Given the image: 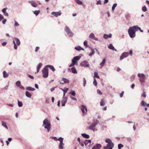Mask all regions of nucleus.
Here are the masks:
<instances>
[{"instance_id": "obj_30", "label": "nucleus", "mask_w": 149, "mask_h": 149, "mask_svg": "<svg viewBox=\"0 0 149 149\" xmlns=\"http://www.w3.org/2000/svg\"><path fill=\"white\" fill-rule=\"evenodd\" d=\"M72 72L74 74H77V71L74 67H72L71 68Z\"/></svg>"}, {"instance_id": "obj_31", "label": "nucleus", "mask_w": 149, "mask_h": 149, "mask_svg": "<svg viewBox=\"0 0 149 149\" xmlns=\"http://www.w3.org/2000/svg\"><path fill=\"white\" fill-rule=\"evenodd\" d=\"M3 77L4 78H5L8 77V75L6 71H3Z\"/></svg>"}, {"instance_id": "obj_13", "label": "nucleus", "mask_w": 149, "mask_h": 149, "mask_svg": "<svg viewBox=\"0 0 149 149\" xmlns=\"http://www.w3.org/2000/svg\"><path fill=\"white\" fill-rule=\"evenodd\" d=\"M81 65L82 66H84L85 67H89V64L88 62L86 61H82L81 63Z\"/></svg>"}, {"instance_id": "obj_29", "label": "nucleus", "mask_w": 149, "mask_h": 149, "mask_svg": "<svg viewBox=\"0 0 149 149\" xmlns=\"http://www.w3.org/2000/svg\"><path fill=\"white\" fill-rule=\"evenodd\" d=\"M98 73L97 72H95L94 73V78L95 79V78H96L98 79H99L100 78V77L98 75Z\"/></svg>"}, {"instance_id": "obj_25", "label": "nucleus", "mask_w": 149, "mask_h": 149, "mask_svg": "<svg viewBox=\"0 0 149 149\" xmlns=\"http://www.w3.org/2000/svg\"><path fill=\"white\" fill-rule=\"evenodd\" d=\"M108 48L110 49L114 50L115 51H117L116 49L115 48L112 44H110L108 46Z\"/></svg>"}, {"instance_id": "obj_37", "label": "nucleus", "mask_w": 149, "mask_h": 149, "mask_svg": "<svg viewBox=\"0 0 149 149\" xmlns=\"http://www.w3.org/2000/svg\"><path fill=\"white\" fill-rule=\"evenodd\" d=\"M76 3L79 5H82L83 3L82 1L79 0H75Z\"/></svg>"}, {"instance_id": "obj_7", "label": "nucleus", "mask_w": 149, "mask_h": 149, "mask_svg": "<svg viewBox=\"0 0 149 149\" xmlns=\"http://www.w3.org/2000/svg\"><path fill=\"white\" fill-rule=\"evenodd\" d=\"M42 72L43 74V77L44 78H47L48 76L49 72L48 68L45 66L42 70Z\"/></svg>"}, {"instance_id": "obj_2", "label": "nucleus", "mask_w": 149, "mask_h": 149, "mask_svg": "<svg viewBox=\"0 0 149 149\" xmlns=\"http://www.w3.org/2000/svg\"><path fill=\"white\" fill-rule=\"evenodd\" d=\"M105 142L107 144L106 146L104 147V149H112L114 147V144L112 142L111 140L110 139H107L105 140Z\"/></svg>"}, {"instance_id": "obj_60", "label": "nucleus", "mask_w": 149, "mask_h": 149, "mask_svg": "<svg viewBox=\"0 0 149 149\" xmlns=\"http://www.w3.org/2000/svg\"><path fill=\"white\" fill-rule=\"evenodd\" d=\"M6 21V19H4L2 21V23L3 24H5Z\"/></svg>"}, {"instance_id": "obj_27", "label": "nucleus", "mask_w": 149, "mask_h": 149, "mask_svg": "<svg viewBox=\"0 0 149 149\" xmlns=\"http://www.w3.org/2000/svg\"><path fill=\"white\" fill-rule=\"evenodd\" d=\"M105 58H104L103 59L102 61V62H101L100 65L101 66V67L100 68H102V67L105 64Z\"/></svg>"}, {"instance_id": "obj_11", "label": "nucleus", "mask_w": 149, "mask_h": 149, "mask_svg": "<svg viewBox=\"0 0 149 149\" xmlns=\"http://www.w3.org/2000/svg\"><path fill=\"white\" fill-rule=\"evenodd\" d=\"M81 109L83 114H86V113L87 109L86 106L82 105L81 108Z\"/></svg>"}, {"instance_id": "obj_6", "label": "nucleus", "mask_w": 149, "mask_h": 149, "mask_svg": "<svg viewBox=\"0 0 149 149\" xmlns=\"http://www.w3.org/2000/svg\"><path fill=\"white\" fill-rule=\"evenodd\" d=\"M65 31L69 38H72L74 36V33L71 31L70 29L68 26H66L65 27Z\"/></svg>"}, {"instance_id": "obj_3", "label": "nucleus", "mask_w": 149, "mask_h": 149, "mask_svg": "<svg viewBox=\"0 0 149 149\" xmlns=\"http://www.w3.org/2000/svg\"><path fill=\"white\" fill-rule=\"evenodd\" d=\"M43 124L44 125V128L47 129V132H49L51 128L50 122L47 119H45L43 121Z\"/></svg>"}, {"instance_id": "obj_58", "label": "nucleus", "mask_w": 149, "mask_h": 149, "mask_svg": "<svg viewBox=\"0 0 149 149\" xmlns=\"http://www.w3.org/2000/svg\"><path fill=\"white\" fill-rule=\"evenodd\" d=\"M142 96L143 97H146V93L145 92H143V93L142 95Z\"/></svg>"}, {"instance_id": "obj_52", "label": "nucleus", "mask_w": 149, "mask_h": 149, "mask_svg": "<svg viewBox=\"0 0 149 149\" xmlns=\"http://www.w3.org/2000/svg\"><path fill=\"white\" fill-rule=\"evenodd\" d=\"M96 4L97 5H101V1L100 0H98L97 1Z\"/></svg>"}, {"instance_id": "obj_17", "label": "nucleus", "mask_w": 149, "mask_h": 149, "mask_svg": "<svg viewBox=\"0 0 149 149\" xmlns=\"http://www.w3.org/2000/svg\"><path fill=\"white\" fill-rule=\"evenodd\" d=\"M51 14L52 15H54L56 17H57L61 15L62 13L60 11L58 12H53Z\"/></svg>"}, {"instance_id": "obj_21", "label": "nucleus", "mask_w": 149, "mask_h": 149, "mask_svg": "<svg viewBox=\"0 0 149 149\" xmlns=\"http://www.w3.org/2000/svg\"><path fill=\"white\" fill-rule=\"evenodd\" d=\"M89 47H90L91 49V51L89 54V56H91L93 55L95 53L94 49H93L92 47H90V46H89Z\"/></svg>"}, {"instance_id": "obj_10", "label": "nucleus", "mask_w": 149, "mask_h": 149, "mask_svg": "<svg viewBox=\"0 0 149 149\" xmlns=\"http://www.w3.org/2000/svg\"><path fill=\"white\" fill-rule=\"evenodd\" d=\"M63 139L61 137H60L58 138V141H60V143L59 145V148L60 149H63V146L64 144L63 143Z\"/></svg>"}, {"instance_id": "obj_47", "label": "nucleus", "mask_w": 149, "mask_h": 149, "mask_svg": "<svg viewBox=\"0 0 149 149\" xmlns=\"http://www.w3.org/2000/svg\"><path fill=\"white\" fill-rule=\"evenodd\" d=\"M83 82H84V83H83L84 86V87H85L86 84V79H85V78H84Z\"/></svg>"}, {"instance_id": "obj_36", "label": "nucleus", "mask_w": 149, "mask_h": 149, "mask_svg": "<svg viewBox=\"0 0 149 149\" xmlns=\"http://www.w3.org/2000/svg\"><path fill=\"white\" fill-rule=\"evenodd\" d=\"M15 84L17 86L19 87L21 85V82L19 81H17L15 83Z\"/></svg>"}, {"instance_id": "obj_39", "label": "nucleus", "mask_w": 149, "mask_h": 149, "mask_svg": "<svg viewBox=\"0 0 149 149\" xmlns=\"http://www.w3.org/2000/svg\"><path fill=\"white\" fill-rule=\"evenodd\" d=\"M147 104L144 101H142L141 102V105L142 106L145 107Z\"/></svg>"}, {"instance_id": "obj_40", "label": "nucleus", "mask_w": 149, "mask_h": 149, "mask_svg": "<svg viewBox=\"0 0 149 149\" xmlns=\"http://www.w3.org/2000/svg\"><path fill=\"white\" fill-rule=\"evenodd\" d=\"M104 101L103 100H102L100 102V105L101 106H104Z\"/></svg>"}, {"instance_id": "obj_44", "label": "nucleus", "mask_w": 149, "mask_h": 149, "mask_svg": "<svg viewBox=\"0 0 149 149\" xmlns=\"http://www.w3.org/2000/svg\"><path fill=\"white\" fill-rule=\"evenodd\" d=\"M123 146L121 144H119L118 145V149H121V148H123Z\"/></svg>"}, {"instance_id": "obj_43", "label": "nucleus", "mask_w": 149, "mask_h": 149, "mask_svg": "<svg viewBox=\"0 0 149 149\" xmlns=\"http://www.w3.org/2000/svg\"><path fill=\"white\" fill-rule=\"evenodd\" d=\"M14 25L15 26H19V24L16 21L14 20Z\"/></svg>"}, {"instance_id": "obj_34", "label": "nucleus", "mask_w": 149, "mask_h": 149, "mask_svg": "<svg viewBox=\"0 0 149 149\" xmlns=\"http://www.w3.org/2000/svg\"><path fill=\"white\" fill-rule=\"evenodd\" d=\"M95 37L94 34L93 33H91L89 36V38L93 39Z\"/></svg>"}, {"instance_id": "obj_19", "label": "nucleus", "mask_w": 149, "mask_h": 149, "mask_svg": "<svg viewBox=\"0 0 149 149\" xmlns=\"http://www.w3.org/2000/svg\"><path fill=\"white\" fill-rule=\"evenodd\" d=\"M101 147V145L100 144H97L92 148V149H99Z\"/></svg>"}, {"instance_id": "obj_42", "label": "nucleus", "mask_w": 149, "mask_h": 149, "mask_svg": "<svg viewBox=\"0 0 149 149\" xmlns=\"http://www.w3.org/2000/svg\"><path fill=\"white\" fill-rule=\"evenodd\" d=\"M70 93L73 96H75V91L72 90L71 91Z\"/></svg>"}, {"instance_id": "obj_1", "label": "nucleus", "mask_w": 149, "mask_h": 149, "mask_svg": "<svg viewBox=\"0 0 149 149\" xmlns=\"http://www.w3.org/2000/svg\"><path fill=\"white\" fill-rule=\"evenodd\" d=\"M138 30H139L141 32H143V31L141 29V28L137 25L130 27L128 32L130 37L132 38L134 37L135 36L136 32Z\"/></svg>"}, {"instance_id": "obj_45", "label": "nucleus", "mask_w": 149, "mask_h": 149, "mask_svg": "<svg viewBox=\"0 0 149 149\" xmlns=\"http://www.w3.org/2000/svg\"><path fill=\"white\" fill-rule=\"evenodd\" d=\"M93 84L95 86H96L97 85V82L96 80L95 79L94 80Z\"/></svg>"}, {"instance_id": "obj_61", "label": "nucleus", "mask_w": 149, "mask_h": 149, "mask_svg": "<svg viewBox=\"0 0 149 149\" xmlns=\"http://www.w3.org/2000/svg\"><path fill=\"white\" fill-rule=\"evenodd\" d=\"M35 86L36 88H37V89L38 88V85L37 84H35Z\"/></svg>"}, {"instance_id": "obj_56", "label": "nucleus", "mask_w": 149, "mask_h": 149, "mask_svg": "<svg viewBox=\"0 0 149 149\" xmlns=\"http://www.w3.org/2000/svg\"><path fill=\"white\" fill-rule=\"evenodd\" d=\"M19 87L22 89L24 90L25 89L24 87L22 85H21Z\"/></svg>"}, {"instance_id": "obj_8", "label": "nucleus", "mask_w": 149, "mask_h": 149, "mask_svg": "<svg viewBox=\"0 0 149 149\" xmlns=\"http://www.w3.org/2000/svg\"><path fill=\"white\" fill-rule=\"evenodd\" d=\"M13 41V43L14 44V48L15 49H17V45L19 46L20 44V42L19 39L17 38H15Z\"/></svg>"}, {"instance_id": "obj_20", "label": "nucleus", "mask_w": 149, "mask_h": 149, "mask_svg": "<svg viewBox=\"0 0 149 149\" xmlns=\"http://www.w3.org/2000/svg\"><path fill=\"white\" fill-rule=\"evenodd\" d=\"M74 49L78 51H79L80 50H82L83 51L84 50V49H83V48L81 47L80 46H79L75 47L74 48Z\"/></svg>"}, {"instance_id": "obj_24", "label": "nucleus", "mask_w": 149, "mask_h": 149, "mask_svg": "<svg viewBox=\"0 0 149 149\" xmlns=\"http://www.w3.org/2000/svg\"><path fill=\"white\" fill-rule=\"evenodd\" d=\"M91 141L90 140L86 139L84 143L85 145L86 146L87 145H88V144H90L91 143Z\"/></svg>"}, {"instance_id": "obj_9", "label": "nucleus", "mask_w": 149, "mask_h": 149, "mask_svg": "<svg viewBox=\"0 0 149 149\" xmlns=\"http://www.w3.org/2000/svg\"><path fill=\"white\" fill-rule=\"evenodd\" d=\"M81 57V56H77L74 57L72 59V63L75 65L77 64V61L79 60Z\"/></svg>"}, {"instance_id": "obj_12", "label": "nucleus", "mask_w": 149, "mask_h": 149, "mask_svg": "<svg viewBox=\"0 0 149 149\" xmlns=\"http://www.w3.org/2000/svg\"><path fill=\"white\" fill-rule=\"evenodd\" d=\"M129 55V53L128 52H125L123 53L120 57V59L122 60L124 58L127 57Z\"/></svg>"}, {"instance_id": "obj_50", "label": "nucleus", "mask_w": 149, "mask_h": 149, "mask_svg": "<svg viewBox=\"0 0 149 149\" xmlns=\"http://www.w3.org/2000/svg\"><path fill=\"white\" fill-rule=\"evenodd\" d=\"M97 92L98 94H99L100 95H102V93L100 91L99 89L97 90Z\"/></svg>"}, {"instance_id": "obj_26", "label": "nucleus", "mask_w": 149, "mask_h": 149, "mask_svg": "<svg viewBox=\"0 0 149 149\" xmlns=\"http://www.w3.org/2000/svg\"><path fill=\"white\" fill-rule=\"evenodd\" d=\"M25 95L27 97L29 98H31L32 96L31 93L27 91L25 92Z\"/></svg>"}, {"instance_id": "obj_63", "label": "nucleus", "mask_w": 149, "mask_h": 149, "mask_svg": "<svg viewBox=\"0 0 149 149\" xmlns=\"http://www.w3.org/2000/svg\"><path fill=\"white\" fill-rule=\"evenodd\" d=\"M39 49V47H36L35 49V52H37Z\"/></svg>"}, {"instance_id": "obj_35", "label": "nucleus", "mask_w": 149, "mask_h": 149, "mask_svg": "<svg viewBox=\"0 0 149 149\" xmlns=\"http://www.w3.org/2000/svg\"><path fill=\"white\" fill-rule=\"evenodd\" d=\"M18 105L19 107H22L23 105V104L21 102L19 101V100H18Z\"/></svg>"}, {"instance_id": "obj_38", "label": "nucleus", "mask_w": 149, "mask_h": 149, "mask_svg": "<svg viewBox=\"0 0 149 149\" xmlns=\"http://www.w3.org/2000/svg\"><path fill=\"white\" fill-rule=\"evenodd\" d=\"M142 10L143 12H145L147 10V8L145 6H144L142 7Z\"/></svg>"}, {"instance_id": "obj_22", "label": "nucleus", "mask_w": 149, "mask_h": 149, "mask_svg": "<svg viewBox=\"0 0 149 149\" xmlns=\"http://www.w3.org/2000/svg\"><path fill=\"white\" fill-rule=\"evenodd\" d=\"M7 9V8H5L3 9L2 10V12L4 13V15L6 16H8V13L6 11V10Z\"/></svg>"}, {"instance_id": "obj_4", "label": "nucleus", "mask_w": 149, "mask_h": 149, "mask_svg": "<svg viewBox=\"0 0 149 149\" xmlns=\"http://www.w3.org/2000/svg\"><path fill=\"white\" fill-rule=\"evenodd\" d=\"M139 77V80L142 85H143L146 79V77L144 74L139 73L137 75Z\"/></svg>"}, {"instance_id": "obj_28", "label": "nucleus", "mask_w": 149, "mask_h": 149, "mask_svg": "<svg viewBox=\"0 0 149 149\" xmlns=\"http://www.w3.org/2000/svg\"><path fill=\"white\" fill-rule=\"evenodd\" d=\"M81 135L83 137L86 139H88L90 137L88 135L85 133L82 134Z\"/></svg>"}, {"instance_id": "obj_59", "label": "nucleus", "mask_w": 149, "mask_h": 149, "mask_svg": "<svg viewBox=\"0 0 149 149\" xmlns=\"http://www.w3.org/2000/svg\"><path fill=\"white\" fill-rule=\"evenodd\" d=\"M129 54H130V55L132 56V50H130V52H129Z\"/></svg>"}, {"instance_id": "obj_33", "label": "nucleus", "mask_w": 149, "mask_h": 149, "mask_svg": "<svg viewBox=\"0 0 149 149\" xmlns=\"http://www.w3.org/2000/svg\"><path fill=\"white\" fill-rule=\"evenodd\" d=\"M2 125L6 129H8V127L6 125V123L5 122H4L3 121H2Z\"/></svg>"}, {"instance_id": "obj_15", "label": "nucleus", "mask_w": 149, "mask_h": 149, "mask_svg": "<svg viewBox=\"0 0 149 149\" xmlns=\"http://www.w3.org/2000/svg\"><path fill=\"white\" fill-rule=\"evenodd\" d=\"M28 2L30 3L31 5L33 7H36L38 6V4L36 2L33 0L29 1Z\"/></svg>"}, {"instance_id": "obj_62", "label": "nucleus", "mask_w": 149, "mask_h": 149, "mask_svg": "<svg viewBox=\"0 0 149 149\" xmlns=\"http://www.w3.org/2000/svg\"><path fill=\"white\" fill-rule=\"evenodd\" d=\"M56 88V87H53V88H51V89H50V91L52 92L53 91L54 89H55V88Z\"/></svg>"}, {"instance_id": "obj_53", "label": "nucleus", "mask_w": 149, "mask_h": 149, "mask_svg": "<svg viewBox=\"0 0 149 149\" xmlns=\"http://www.w3.org/2000/svg\"><path fill=\"white\" fill-rule=\"evenodd\" d=\"M84 45L86 46L87 47V42L86 41H85L83 43Z\"/></svg>"}, {"instance_id": "obj_46", "label": "nucleus", "mask_w": 149, "mask_h": 149, "mask_svg": "<svg viewBox=\"0 0 149 149\" xmlns=\"http://www.w3.org/2000/svg\"><path fill=\"white\" fill-rule=\"evenodd\" d=\"M135 77V75H132L130 79L132 81H133L134 80Z\"/></svg>"}, {"instance_id": "obj_64", "label": "nucleus", "mask_w": 149, "mask_h": 149, "mask_svg": "<svg viewBox=\"0 0 149 149\" xmlns=\"http://www.w3.org/2000/svg\"><path fill=\"white\" fill-rule=\"evenodd\" d=\"M7 44V42H3L2 43V45L3 46H5L6 45V44Z\"/></svg>"}, {"instance_id": "obj_48", "label": "nucleus", "mask_w": 149, "mask_h": 149, "mask_svg": "<svg viewBox=\"0 0 149 149\" xmlns=\"http://www.w3.org/2000/svg\"><path fill=\"white\" fill-rule=\"evenodd\" d=\"M42 65V63H40L38 65V66L37 68L40 69V68L41 67Z\"/></svg>"}, {"instance_id": "obj_32", "label": "nucleus", "mask_w": 149, "mask_h": 149, "mask_svg": "<svg viewBox=\"0 0 149 149\" xmlns=\"http://www.w3.org/2000/svg\"><path fill=\"white\" fill-rule=\"evenodd\" d=\"M33 12L36 16H37L40 13V11L39 10H35L33 11Z\"/></svg>"}, {"instance_id": "obj_51", "label": "nucleus", "mask_w": 149, "mask_h": 149, "mask_svg": "<svg viewBox=\"0 0 149 149\" xmlns=\"http://www.w3.org/2000/svg\"><path fill=\"white\" fill-rule=\"evenodd\" d=\"M50 138L54 139L55 141L58 140V139H57L56 137H52Z\"/></svg>"}, {"instance_id": "obj_49", "label": "nucleus", "mask_w": 149, "mask_h": 149, "mask_svg": "<svg viewBox=\"0 0 149 149\" xmlns=\"http://www.w3.org/2000/svg\"><path fill=\"white\" fill-rule=\"evenodd\" d=\"M103 37L105 39L107 38H108V36L107 34H104L103 35Z\"/></svg>"}, {"instance_id": "obj_57", "label": "nucleus", "mask_w": 149, "mask_h": 149, "mask_svg": "<svg viewBox=\"0 0 149 149\" xmlns=\"http://www.w3.org/2000/svg\"><path fill=\"white\" fill-rule=\"evenodd\" d=\"M28 76L31 79H33L34 78V77L33 76L30 75L29 74Z\"/></svg>"}, {"instance_id": "obj_41", "label": "nucleus", "mask_w": 149, "mask_h": 149, "mask_svg": "<svg viewBox=\"0 0 149 149\" xmlns=\"http://www.w3.org/2000/svg\"><path fill=\"white\" fill-rule=\"evenodd\" d=\"M117 6V4L116 3H114L113 4L112 7V10L113 11H114L115 9V8Z\"/></svg>"}, {"instance_id": "obj_5", "label": "nucleus", "mask_w": 149, "mask_h": 149, "mask_svg": "<svg viewBox=\"0 0 149 149\" xmlns=\"http://www.w3.org/2000/svg\"><path fill=\"white\" fill-rule=\"evenodd\" d=\"M99 123V121L97 120H94L93 122L91 125L89 127V129L93 130L94 131H96L97 129L95 128V126Z\"/></svg>"}, {"instance_id": "obj_54", "label": "nucleus", "mask_w": 149, "mask_h": 149, "mask_svg": "<svg viewBox=\"0 0 149 149\" xmlns=\"http://www.w3.org/2000/svg\"><path fill=\"white\" fill-rule=\"evenodd\" d=\"M65 89H64V91H63V93H65L68 90V89L67 88H65Z\"/></svg>"}, {"instance_id": "obj_23", "label": "nucleus", "mask_w": 149, "mask_h": 149, "mask_svg": "<svg viewBox=\"0 0 149 149\" xmlns=\"http://www.w3.org/2000/svg\"><path fill=\"white\" fill-rule=\"evenodd\" d=\"M26 90L30 91H33L35 90V89L31 87L28 86L26 87Z\"/></svg>"}, {"instance_id": "obj_55", "label": "nucleus", "mask_w": 149, "mask_h": 149, "mask_svg": "<svg viewBox=\"0 0 149 149\" xmlns=\"http://www.w3.org/2000/svg\"><path fill=\"white\" fill-rule=\"evenodd\" d=\"M3 18V17L1 14H0V21H1Z\"/></svg>"}, {"instance_id": "obj_14", "label": "nucleus", "mask_w": 149, "mask_h": 149, "mask_svg": "<svg viewBox=\"0 0 149 149\" xmlns=\"http://www.w3.org/2000/svg\"><path fill=\"white\" fill-rule=\"evenodd\" d=\"M58 82L61 84H63L64 83H69V80L63 78L61 80V81H58Z\"/></svg>"}, {"instance_id": "obj_16", "label": "nucleus", "mask_w": 149, "mask_h": 149, "mask_svg": "<svg viewBox=\"0 0 149 149\" xmlns=\"http://www.w3.org/2000/svg\"><path fill=\"white\" fill-rule=\"evenodd\" d=\"M67 100V98L66 97H63V99L61 102L62 106H64L65 103H66Z\"/></svg>"}, {"instance_id": "obj_18", "label": "nucleus", "mask_w": 149, "mask_h": 149, "mask_svg": "<svg viewBox=\"0 0 149 149\" xmlns=\"http://www.w3.org/2000/svg\"><path fill=\"white\" fill-rule=\"evenodd\" d=\"M45 66L47 68H49L53 72H54L55 70V69L54 68V67L52 65H47Z\"/></svg>"}]
</instances>
